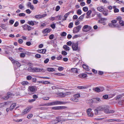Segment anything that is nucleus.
Instances as JSON below:
<instances>
[{
    "label": "nucleus",
    "instance_id": "f257e3e1",
    "mask_svg": "<svg viewBox=\"0 0 124 124\" xmlns=\"http://www.w3.org/2000/svg\"><path fill=\"white\" fill-rule=\"evenodd\" d=\"M110 107L109 106L107 105H104V113L106 114L113 113L115 112L114 110H109Z\"/></svg>",
    "mask_w": 124,
    "mask_h": 124
},
{
    "label": "nucleus",
    "instance_id": "f03ea898",
    "mask_svg": "<svg viewBox=\"0 0 124 124\" xmlns=\"http://www.w3.org/2000/svg\"><path fill=\"white\" fill-rule=\"evenodd\" d=\"M78 42H77L76 43H73L72 44V48L73 50H77L78 52L80 51V48H78Z\"/></svg>",
    "mask_w": 124,
    "mask_h": 124
},
{
    "label": "nucleus",
    "instance_id": "7ed1b4c3",
    "mask_svg": "<svg viewBox=\"0 0 124 124\" xmlns=\"http://www.w3.org/2000/svg\"><path fill=\"white\" fill-rule=\"evenodd\" d=\"M92 27L88 25H84L82 28L83 31L87 32L91 29Z\"/></svg>",
    "mask_w": 124,
    "mask_h": 124
},
{
    "label": "nucleus",
    "instance_id": "20e7f679",
    "mask_svg": "<svg viewBox=\"0 0 124 124\" xmlns=\"http://www.w3.org/2000/svg\"><path fill=\"white\" fill-rule=\"evenodd\" d=\"M28 70L29 72H39V70H40L39 68L32 67H29Z\"/></svg>",
    "mask_w": 124,
    "mask_h": 124
},
{
    "label": "nucleus",
    "instance_id": "39448f33",
    "mask_svg": "<svg viewBox=\"0 0 124 124\" xmlns=\"http://www.w3.org/2000/svg\"><path fill=\"white\" fill-rule=\"evenodd\" d=\"M81 27V25H79L74 28L73 30V33H76L78 32L80 30Z\"/></svg>",
    "mask_w": 124,
    "mask_h": 124
},
{
    "label": "nucleus",
    "instance_id": "423d86ee",
    "mask_svg": "<svg viewBox=\"0 0 124 124\" xmlns=\"http://www.w3.org/2000/svg\"><path fill=\"white\" fill-rule=\"evenodd\" d=\"M28 89L30 91L33 93L32 94L34 93L37 90V87L35 86H29Z\"/></svg>",
    "mask_w": 124,
    "mask_h": 124
},
{
    "label": "nucleus",
    "instance_id": "0eeeda50",
    "mask_svg": "<svg viewBox=\"0 0 124 124\" xmlns=\"http://www.w3.org/2000/svg\"><path fill=\"white\" fill-rule=\"evenodd\" d=\"M66 108V107L65 106H55L52 107V109L53 110H59L64 109Z\"/></svg>",
    "mask_w": 124,
    "mask_h": 124
},
{
    "label": "nucleus",
    "instance_id": "6e6552de",
    "mask_svg": "<svg viewBox=\"0 0 124 124\" xmlns=\"http://www.w3.org/2000/svg\"><path fill=\"white\" fill-rule=\"evenodd\" d=\"M92 110V109L90 108H89L86 110V112L89 116L92 117L93 116V111H91Z\"/></svg>",
    "mask_w": 124,
    "mask_h": 124
},
{
    "label": "nucleus",
    "instance_id": "1a4fd4ad",
    "mask_svg": "<svg viewBox=\"0 0 124 124\" xmlns=\"http://www.w3.org/2000/svg\"><path fill=\"white\" fill-rule=\"evenodd\" d=\"M22 26L24 30H27L29 31H31L32 28L31 26L27 24L23 25Z\"/></svg>",
    "mask_w": 124,
    "mask_h": 124
},
{
    "label": "nucleus",
    "instance_id": "9d476101",
    "mask_svg": "<svg viewBox=\"0 0 124 124\" xmlns=\"http://www.w3.org/2000/svg\"><path fill=\"white\" fill-rule=\"evenodd\" d=\"M31 107H29L27 108L26 109H24L23 110V112H22V115H24L27 113L31 110Z\"/></svg>",
    "mask_w": 124,
    "mask_h": 124
},
{
    "label": "nucleus",
    "instance_id": "9b49d317",
    "mask_svg": "<svg viewBox=\"0 0 124 124\" xmlns=\"http://www.w3.org/2000/svg\"><path fill=\"white\" fill-rule=\"evenodd\" d=\"M57 105H58L65 104L66 103H69V102L68 101H56Z\"/></svg>",
    "mask_w": 124,
    "mask_h": 124
},
{
    "label": "nucleus",
    "instance_id": "f8f14e48",
    "mask_svg": "<svg viewBox=\"0 0 124 124\" xmlns=\"http://www.w3.org/2000/svg\"><path fill=\"white\" fill-rule=\"evenodd\" d=\"M78 76L79 78H83L87 77V76L86 74L85 73H83L82 74H79L78 75Z\"/></svg>",
    "mask_w": 124,
    "mask_h": 124
},
{
    "label": "nucleus",
    "instance_id": "ddd939ff",
    "mask_svg": "<svg viewBox=\"0 0 124 124\" xmlns=\"http://www.w3.org/2000/svg\"><path fill=\"white\" fill-rule=\"evenodd\" d=\"M86 102L90 106L92 105L93 102V101L92 99H90L86 101Z\"/></svg>",
    "mask_w": 124,
    "mask_h": 124
},
{
    "label": "nucleus",
    "instance_id": "4468645a",
    "mask_svg": "<svg viewBox=\"0 0 124 124\" xmlns=\"http://www.w3.org/2000/svg\"><path fill=\"white\" fill-rule=\"evenodd\" d=\"M123 97L122 95L121 94H119L117 95L115 97V99L116 100H121L122 99Z\"/></svg>",
    "mask_w": 124,
    "mask_h": 124
},
{
    "label": "nucleus",
    "instance_id": "2eb2a0df",
    "mask_svg": "<svg viewBox=\"0 0 124 124\" xmlns=\"http://www.w3.org/2000/svg\"><path fill=\"white\" fill-rule=\"evenodd\" d=\"M51 29L48 28H46L45 29L42 31V32L43 34H45L46 33H49L50 32Z\"/></svg>",
    "mask_w": 124,
    "mask_h": 124
},
{
    "label": "nucleus",
    "instance_id": "dca6fc26",
    "mask_svg": "<svg viewBox=\"0 0 124 124\" xmlns=\"http://www.w3.org/2000/svg\"><path fill=\"white\" fill-rule=\"evenodd\" d=\"M38 52L43 54H45L46 52V50L45 49H42L40 50H38Z\"/></svg>",
    "mask_w": 124,
    "mask_h": 124
},
{
    "label": "nucleus",
    "instance_id": "f3484780",
    "mask_svg": "<svg viewBox=\"0 0 124 124\" xmlns=\"http://www.w3.org/2000/svg\"><path fill=\"white\" fill-rule=\"evenodd\" d=\"M71 72L75 73H78V71L77 68H72L71 69Z\"/></svg>",
    "mask_w": 124,
    "mask_h": 124
},
{
    "label": "nucleus",
    "instance_id": "a211bd4d",
    "mask_svg": "<svg viewBox=\"0 0 124 124\" xmlns=\"http://www.w3.org/2000/svg\"><path fill=\"white\" fill-rule=\"evenodd\" d=\"M16 104L15 103H14L11 104L10 107V111L12 110L16 106Z\"/></svg>",
    "mask_w": 124,
    "mask_h": 124
},
{
    "label": "nucleus",
    "instance_id": "6ab92c4d",
    "mask_svg": "<svg viewBox=\"0 0 124 124\" xmlns=\"http://www.w3.org/2000/svg\"><path fill=\"white\" fill-rule=\"evenodd\" d=\"M103 14L104 16H107L108 14V10H103Z\"/></svg>",
    "mask_w": 124,
    "mask_h": 124
},
{
    "label": "nucleus",
    "instance_id": "aec40b11",
    "mask_svg": "<svg viewBox=\"0 0 124 124\" xmlns=\"http://www.w3.org/2000/svg\"><path fill=\"white\" fill-rule=\"evenodd\" d=\"M6 95H8V96L9 97V98L10 97H12L15 95V94H14L10 92H8L7 93Z\"/></svg>",
    "mask_w": 124,
    "mask_h": 124
},
{
    "label": "nucleus",
    "instance_id": "412c9836",
    "mask_svg": "<svg viewBox=\"0 0 124 124\" xmlns=\"http://www.w3.org/2000/svg\"><path fill=\"white\" fill-rule=\"evenodd\" d=\"M63 48L66 51H69L70 50L69 47L66 45H64L63 47Z\"/></svg>",
    "mask_w": 124,
    "mask_h": 124
},
{
    "label": "nucleus",
    "instance_id": "4be33fe9",
    "mask_svg": "<svg viewBox=\"0 0 124 124\" xmlns=\"http://www.w3.org/2000/svg\"><path fill=\"white\" fill-rule=\"evenodd\" d=\"M104 105L103 106H99L97 108V109L99 111H103Z\"/></svg>",
    "mask_w": 124,
    "mask_h": 124
},
{
    "label": "nucleus",
    "instance_id": "5701e85b",
    "mask_svg": "<svg viewBox=\"0 0 124 124\" xmlns=\"http://www.w3.org/2000/svg\"><path fill=\"white\" fill-rule=\"evenodd\" d=\"M96 92L99 93L100 92L102 91V90H101L100 88L98 87H96L93 89Z\"/></svg>",
    "mask_w": 124,
    "mask_h": 124
},
{
    "label": "nucleus",
    "instance_id": "b1692460",
    "mask_svg": "<svg viewBox=\"0 0 124 124\" xmlns=\"http://www.w3.org/2000/svg\"><path fill=\"white\" fill-rule=\"evenodd\" d=\"M83 67L85 70L87 71H89V69L88 68V66L86 65L85 64H83L82 65Z\"/></svg>",
    "mask_w": 124,
    "mask_h": 124
},
{
    "label": "nucleus",
    "instance_id": "393cba45",
    "mask_svg": "<svg viewBox=\"0 0 124 124\" xmlns=\"http://www.w3.org/2000/svg\"><path fill=\"white\" fill-rule=\"evenodd\" d=\"M47 70L49 72H53L55 71L54 68H48L47 69Z\"/></svg>",
    "mask_w": 124,
    "mask_h": 124
},
{
    "label": "nucleus",
    "instance_id": "a878e982",
    "mask_svg": "<svg viewBox=\"0 0 124 124\" xmlns=\"http://www.w3.org/2000/svg\"><path fill=\"white\" fill-rule=\"evenodd\" d=\"M27 23L33 26L34 25V21H28L27 22Z\"/></svg>",
    "mask_w": 124,
    "mask_h": 124
},
{
    "label": "nucleus",
    "instance_id": "bb28decb",
    "mask_svg": "<svg viewBox=\"0 0 124 124\" xmlns=\"http://www.w3.org/2000/svg\"><path fill=\"white\" fill-rule=\"evenodd\" d=\"M70 100L75 102H77L78 101V100L75 98H72L70 99Z\"/></svg>",
    "mask_w": 124,
    "mask_h": 124
},
{
    "label": "nucleus",
    "instance_id": "cd10ccee",
    "mask_svg": "<svg viewBox=\"0 0 124 124\" xmlns=\"http://www.w3.org/2000/svg\"><path fill=\"white\" fill-rule=\"evenodd\" d=\"M54 74L55 75L58 76H63L65 75L64 74L59 73H54Z\"/></svg>",
    "mask_w": 124,
    "mask_h": 124
},
{
    "label": "nucleus",
    "instance_id": "c85d7f7f",
    "mask_svg": "<svg viewBox=\"0 0 124 124\" xmlns=\"http://www.w3.org/2000/svg\"><path fill=\"white\" fill-rule=\"evenodd\" d=\"M34 18H35L36 19H40L42 18L41 15H38L35 16L33 17Z\"/></svg>",
    "mask_w": 124,
    "mask_h": 124
},
{
    "label": "nucleus",
    "instance_id": "c756f323",
    "mask_svg": "<svg viewBox=\"0 0 124 124\" xmlns=\"http://www.w3.org/2000/svg\"><path fill=\"white\" fill-rule=\"evenodd\" d=\"M97 10L100 12L104 10L103 8L102 7H98L97 8Z\"/></svg>",
    "mask_w": 124,
    "mask_h": 124
},
{
    "label": "nucleus",
    "instance_id": "7c9ffc66",
    "mask_svg": "<svg viewBox=\"0 0 124 124\" xmlns=\"http://www.w3.org/2000/svg\"><path fill=\"white\" fill-rule=\"evenodd\" d=\"M107 121L108 122H112L114 121H118V119H107Z\"/></svg>",
    "mask_w": 124,
    "mask_h": 124
},
{
    "label": "nucleus",
    "instance_id": "2f4dec72",
    "mask_svg": "<svg viewBox=\"0 0 124 124\" xmlns=\"http://www.w3.org/2000/svg\"><path fill=\"white\" fill-rule=\"evenodd\" d=\"M6 26V24H0V27L4 30L6 29V28L5 27Z\"/></svg>",
    "mask_w": 124,
    "mask_h": 124
},
{
    "label": "nucleus",
    "instance_id": "473e14b6",
    "mask_svg": "<svg viewBox=\"0 0 124 124\" xmlns=\"http://www.w3.org/2000/svg\"><path fill=\"white\" fill-rule=\"evenodd\" d=\"M124 101V100L123 99L121 100V101H119L118 102V104L120 106L122 105L123 104V102Z\"/></svg>",
    "mask_w": 124,
    "mask_h": 124
},
{
    "label": "nucleus",
    "instance_id": "72a5a7b5",
    "mask_svg": "<svg viewBox=\"0 0 124 124\" xmlns=\"http://www.w3.org/2000/svg\"><path fill=\"white\" fill-rule=\"evenodd\" d=\"M58 70L59 71H61L63 70L64 69V68L60 66L58 67L57 68Z\"/></svg>",
    "mask_w": 124,
    "mask_h": 124
},
{
    "label": "nucleus",
    "instance_id": "f704fd0d",
    "mask_svg": "<svg viewBox=\"0 0 124 124\" xmlns=\"http://www.w3.org/2000/svg\"><path fill=\"white\" fill-rule=\"evenodd\" d=\"M108 95L106 94L103 95L102 96V98L103 99L106 100L108 98Z\"/></svg>",
    "mask_w": 124,
    "mask_h": 124
},
{
    "label": "nucleus",
    "instance_id": "c9c22d12",
    "mask_svg": "<svg viewBox=\"0 0 124 124\" xmlns=\"http://www.w3.org/2000/svg\"><path fill=\"white\" fill-rule=\"evenodd\" d=\"M56 119L58 122H60L61 121V116H60L56 117Z\"/></svg>",
    "mask_w": 124,
    "mask_h": 124
},
{
    "label": "nucleus",
    "instance_id": "e433bc0d",
    "mask_svg": "<svg viewBox=\"0 0 124 124\" xmlns=\"http://www.w3.org/2000/svg\"><path fill=\"white\" fill-rule=\"evenodd\" d=\"M66 33L65 32L63 31L61 33L60 35L62 37H64L66 36Z\"/></svg>",
    "mask_w": 124,
    "mask_h": 124
},
{
    "label": "nucleus",
    "instance_id": "4c0bfd02",
    "mask_svg": "<svg viewBox=\"0 0 124 124\" xmlns=\"http://www.w3.org/2000/svg\"><path fill=\"white\" fill-rule=\"evenodd\" d=\"M67 94H65V93H59L58 94V95L60 96L61 97H65V96Z\"/></svg>",
    "mask_w": 124,
    "mask_h": 124
},
{
    "label": "nucleus",
    "instance_id": "58836bf2",
    "mask_svg": "<svg viewBox=\"0 0 124 124\" xmlns=\"http://www.w3.org/2000/svg\"><path fill=\"white\" fill-rule=\"evenodd\" d=\"M108 25L109 26L111 27H116V25L112 23H110L108 24Z\"/></svg>",
    "mask_w": 124,
    "mask_h": 124
},
{
    "label": "nucleus",
    "instance_id": "ea45409f",
    "mask_svg": "<svg viewBox=\"0 0 124 124\" xmlns=\"http://www.w3.org/2000/svg\"><path fill=\"white\" fill-rule=\"evenodd\" d=\"M88 10V8L87 7H85L83 8V10L84 12L87 11Z\"/></svg>",
    "mask_w": 124,
    "mask_h": 124
},
{
    "label": "nucleus",
    "instance_id": "a19ab883",
    "mask_svg": "<svg viewBox=\"0 0 124 124\" xmlns=\"http://www.w3.org/2000/svg\"><path fill=\"white\" fill-rule=\"evenodd\" d=\"M29 84V83L27 81H23L22 82V84L23 85H25Z\"/></svg>",
    "mask_w": 124,
    "mask_h": 124
},
{
    "label": "nucleus",
    "instance_id": "79ce46f5",
    "mask_svg": "<svg viewBox=\"0 0 124 124\" xmlns=\"http://www.w3.org/2000/svg\"><path fill=\"white\" fill-rule=\"evenodd\" d=\"M77 13L78 15H81L82 13V12L80 9H79L77 10Z\"/></svg>",
    "mask_w": 124,
    "mask_h": 124
},
{
    "label": "nucleus",
    "instance_id": "37998d69",
    "mask_svg": "<svg viewBox=\"0 0 124 124\" xmlns=\"http://www.w3.org/2000/svg\"><path fill=\"white\" fill-rule=\"evenodd\" d=\"M46 106H53V102L46 103Z\"/></svg>",
    "mask_w": 124,
    "mask_h": 124
},
{
    "label": "nucleus",
    "instance_id": "c03bdc74",
    "mask_svg": "<svg viewBox=\"0 0 124 124\" xmlns=\"http://www.w3.org/2000/svg\"><path fill=\"white\" fill-rule=\"evenodd\" d=\"M119 23L121 26H124V21H119Z\"/></svg>",
    "mask_w": 124,
    "mask_h": 124
},
{
    "label": "nucleus",
    "instance_id": "a18cd8bd",
    "mask_svg": "<svg viewBox=\"0 0 124 124\" xmlns=\"http://www.w3.org/2000/svg\"><path fill=\"white\" fill-rule=\"evenodd\" d=\"M18 49L20 51V52H23L24 51L25 49H24L22 48H21L20 47Z\"/></svg>",
    "mask_w": 124,
    "mask_h": 124
},
{
    "label": "nucleus",
    "instance_id": "49530a36",
    "mask_svg": "<svg viewBox=\"0 0 124 124\" xmlns=\"http://www.w3.org/2000/svg\"><path fill=\"white\" fill-rule=\"evenodd\" d=\"M78 88L79 89H82L86 88V87L85 86H78Z\"/></svg>",
    "mask_w": 124,
    "mask_h": 124
},
{
    "label": "nucleus",
    "instance_id": "de8ad7c7",
    "mask_svg": "<svg viewBox=\"0 0 124 124\" xmlns=\"http://www.w3.org/2000/svg\"><path fill=\"white\" fill-rule=\"evenodd\" d=\"M41 55L40 54H37L35 55V57L37 58H39L41 57Z\"/></svg>",
    "mask_w": 124,
    "mask_h": 124
},
{
    "label": "nucleus",
    "instance_id": "09e8293b",
    "mask_svg": "<svg viewBox=\"0 0 124 124\" xmlns=\"http://www.w3.org/2000/svg\"><path fill=\"white\" fill-rule=\"evenodd\" d=\"M25 55L24 53H22L20 54V56L21 58H24L25 56Z\"/></svg>",
    "mask_w": 124,
    "mask_h": 124
},
{
    "label": "nucleus",
    "instance_id": "8fccbe9b",
    "mask_svg": "<svg viewBox=\"0 0 124 124\" xmlns=\"http://www.w3.org/2000/svg\"><path fill=\"white\" fill-rule=\"evenodd\" d=\"M80 21V20L78 19L77 21H76L75 22V24L76 25H79L80 24L79 21Z\"/></svg>",
    "mask_w": 124,
    "mask_h": 124
},
{
    "label": "nucleus",
    "instance_id": "3c124183",
    "mask_svg": "<svg viewBox=\"0 0 124 124\" xmlns=\"http://www.w3.org/2000/svg\"><path fill=\"white\" fill-rule=\"evenodd\" d=\"M9 98V97L8 96V95H7V96L2 97V99L7 100H8Z\"/></svg>",
    "mask_w": 124,
    "mask_h": 124
},
{
    "label": "nucleus",
    "instance_id": "603ef678",
    "mask_svg": "<svg viewBox=\"0 0 124 124\" xmlns=\"http://www.w3.org/2000/svg\"><path fill=\"white\" fill-rule=\"evenodd\" d=\"M73 23L72 22L70 23L69 24L68 27L69 28H71L73 26Z\"/></svg>",
    "mask_w": 124,
    "mask_h": 124
},
{
    "label": "nucleus",
    "instance_id": "864d4df0",
    "mask_svg": "<svg viewBox=\"0 0 124 124\" xmlns=\"http://www.w3.org/2000/svg\"><path fill=\"white\" fill-rule=\"evenodd\" d=\"M67 53L65 51H63L62 52V54L64 55H67Z\"/></svg>",
    "mask_w": 124,
    "mask_h": 124
},
{
    "label": "nucleus",
    "instance_id": "5fc2aeb1",
    "mask_svg": "<svg viewBox=\"0 0 124 124\" xmlns=\"http://www.w3.org/2000/svg\"><path fill=\"white\" fill-rule=\"evenodd\" d=\"M50 26L52 28V29H54L55 28V24L54 23L50 25Z\"/></svg>",
    "mask_w": 124,
    "mask_h": 124
},
{
    "label": "nucleus",
    "instance_id": "6e6d98bb",
    "mask_svg": "<svg viewBox=\"0 0 124 124\" xmlns=\"http://www.w3.org/2000/svg\"><path fill=\"white\" fill-rule=\"evenodd\" d=\"M54 35L52 34L50 35L49 36V38L51 40L53 39L54 38Z\"/></svg>",
    "mask_w": 124,
    "mask_h": 124
},
{
    "label": "nucleus",
    "instance_id": "4d7b16f0",
    "mask_svg": "<svg viewBox=\"0 0 124 124\" xmlns=\"http://www.w3.org/2000/svg\"><path fill=\"white\" fill-rule=\"evenodd\" d=\"M22 119H17V120H15V119H13V121L16 122H21L22 121Z\"/></svg>",
    "mask_w": 124,
    "mask_h": 124
},
{
    "label": "nucleus",
    "instance_id": "13d9d810",
    "mask_svg": "<svg viewBox=\"0 0 124 124\" xmlns=\"http://www.w3.org/2000/svg\"><path fill=\"white\" fill-rule=\"evenodd\" d=\"M80 96L79 93L75 94L74 95V97L75 98H79Z\"/></svg>",
    "mask_w": 124,
    "mask_h": 124
},
{
    "label": "nucleus",
    "instance_id": "bf43d9fd",
    "mask_svg": "<svg viewBox=\"0 0 124 124\" xmlns=\"http://www.w3.org/2000/svg\"><path fill=\"white\" fill-rule=\"evenodd\" d=\"M22 4H20L19 5V8L21 9H22L23 8H24V6L22 5Z\"/></svg>",
    "mask_w": 124,
    "mask_h": 124
},
{
    "label": "nucleus",
    "instance_id": "052dcab7",
    "mask_svg": "<svg viewBox=\"0 0 124 124\" xmlns=\"http://www.w3.org/2000/svg\"><path fill=\"white\" fill-rule=\"evenodd\" d=\"M32 82L34 83H35L36 82L37 79L36 78H32Z\"/></svg>",
    "mask_w": 124,
    "mask_h": 124
},
{
    "label": "nucleus",
    "instance_id": "680f3d73",
    "mask_svg": "<svg viewBox=\"0 0 124 124\" xmlns=\"http://www.w3.org/2000/svg\"><path fill=\"white\" fill-rule=\"evenodd\" d=\"M91 12L92 11L91 10H89L87 12L86 14L87 16H89L91 13Z\"/></svg>",
    "mask_w": 124,
    "mask_h": 124
},
{
    "label": "nucleus",
    "instance_id": "e2e57ef3",
    "mask_svg": "<svg viewBox=\"0 0 124 124\" xmlns=\"http://www.w3.org/2000/svg\"><path fill=\"white\" fill-rule=\"evenodd\" d=\"M49 61V59L48 58H47L44 61V63L46 64Z\"/></svg>",
    "mask_w": 124,
    "mask_h": 124
},
{
    "label": "nucleus",
    "instance_id": "0e129e2a",
    "mask_svg": "<svg viewBox=\"0 0 124 124\" xmlns=\"http://www.w3.org/2000/svg\"><path fill=\"white\" fill-rule=\"evenodd\" d=\"M52 122L53 123V124H55L58 123V122L57 121L56 119L53 120Z\"/></svg>",
    "mask_w": 124,
    "mask_h": 124
},
{
    "label": "nucleus",
    "instance_id": "69168bd1",
    "mask_svg": "<svg viewBox=\"0 0 124 124\" xmlns=\"http://www.w3.org/2000/svg\"><path fill=\"white\" fill-rule=\"evenodd\" d=\"M32 78V77L30 76H28L26 77V79L27 80H30Z\"/></svg>",
    "mask_w": 124,
    "mask_h": 124
},
{
    "label": "nucleus",
    "instance_id": "338daca9",
    "mask_svg": "<svg viewBox=\"0 0 124 124\" xmlns=\"http://www.w3.org/2000/svg\"><path fill=\"white\" fill-rule=\"evenodd\" d=\"M33 115L32 114H30L28 115L27 118L28 119L31 118L32 116Z\"/></svg>",
    "mask_w": 124,
    "mask_h": 124
},
{
    "label": "nucleus",
    "instance_id": "774afa93",
    "mask_svg": "<svg viewBox=\"0 0 124 124\" xmlns=\"http://www.w3.org/2000/svg\"><path fill=\"white\" fill-rule=\"evenodd\" d=\"M31 2H28L27 3L26 5H27V6L28 8H29L31 5Z\"/></svg>",
    "mask_w": 124,
    "mask_h": 124
}]
</instances>
